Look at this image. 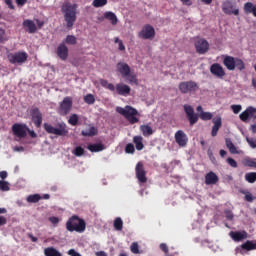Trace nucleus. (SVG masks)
Returning <instances> with one entry per match:
<instances>
[{"instance_id": "774afa93", "label": "nucleus", "mask_w": 256, "mask_h": 256, "mask_svg": "<svg viewBox=\"0 0 256 256\" xmlns=\"http://www.w3.org/2000/svg\"><path fill=\"white\" fill-rule=\"evenodd\" d=\"M96 256H107V253H105L104 251H99L96 252Z\"/></svg>"}, {"instance_id": "39448f33", "label": "nucleus", "mask_w": 256, "mask_h": 256, "mask_svg": "<svg viewBox=\"0 0 256 256\" xmlns=\"http://www.w3.org/2000/svg\"><path fill=\"white\" fill-rule=\"evenodd\" d=\"M28 57L29 55L26 52H16L8 55V59L12 65H23V63L27 61Z\"/></svg>"}, {"instance_id": "338daca9", "label": "nucleus", "mask_w": 256, "mask_h": 256, "mask_svg": "<svg viewBox=\"0 0 256 256\" xmlns=\"http://www.w3.org/2000/svg\"><path fill=\"white\" fill-rule=\"evenodd\" d=\"M106 89H109V91H115V85L109 83Z\"/></svg>"}, {"instance_id": "7c9ffc66", "label": "nucleus", "mask_w": 256, "mask_h": 256, "mask_svg": "<svg viewBox=\"0 0 256 256\" xmlns=\"http://www.w3.org/2000/svg\"><path fill=\"white\" fill-rule=\"evenodd\" d=\"M133 141H134V144H135V147L137 149V151H143V137L141 136H135L133 138Z\"/></svg>"}, {"instance_id": "1a4fd4ad", "label": "nucleus", "mask_w": 256, "mask_h": 256, "mask_svg": "<svg viewBox=\"0 0 256 256\" xmlns=\"http://www.w3.org/2000/svg\"><path fill=\"white\" fill-rule=\"evenodd\" d=\"M184 111L187 115L190 125H195V123L199 121V115L195 114V109H193L191 105L185 104Z\"/></svg>"}, {"instance_id": "20e7f679", "label": "nucleus", "mask_w": 256, "mask_h": 256, "mask_svg": "<svg viewBox=\"0 0 256 256\" xmlns=\"http://www.w3.org/2000/svg\"><path fill=\"white\" fill-rule=\"evenodd\" d=\"M44 129L47 133H50V135H57V137L67 135V125L64 123L59 124L58 127H53L51 124L45 123Z\"/></svg>"}, {"instance_id": "603ef678", "label": "nucleus", "mask_w": 256, "mask_h": 256, "mask_svg": "<svg viewBox=\"0 0 256 256\" xmlns=\"http://www.w3.org/2000/svg\"><path fill=\"white\" fill-rule=\"evenodd\" d=\"M227 163L230 165V167H233L234 169H237V161L233 158H227Z\"/></svg>"}, {"instance_id": "aec40b11", "label": "nucleus", "mask_w": 256, "mask_h": 256, "mask_svg": "<svg viewBox=\"0 0 256 256\" xmlns=\"http://www.w3.org/2000/svg\"><path fill=\"white\" fill-rule=\"evenodd\" d=\"M32 121L36 127H41V124L43 123V114H41L37 108L32 110Z\"/></svg>"}, {"instance_id": "ea45409f", "label": "nucleus", "mask_w": 256, "mask_h": 256, "mask_svg": "<svg viewBox=\"0 0 256 256\" xmlns=\"http://www.w3.org/2000/svg\"><path fill=\"white\" fill-rule=\"evenodd\" d=\"M200 119H202V121H211L213 114L211 112H201Z\"/></svg>"}, {"instance_id": "58836bf2", "label": "nucleus", "mask_w": 256, "mask_h": 256, "mask_svg": "<svg viewBox=\"0 0 256 256\" xmlns=\"http://www.w3.org/2000/svg\"><path fill=\"white\" fill-rule=\"evenodd\" d=\"M64 43H67V45H77V38L74 35H68Z\"/></svg>"}, {"instance_id": "c03bdc74", "label": "nucleus", "mask_w": 256, "mask_h": 256, "mask_svg": "<svg viewBox=\"0 0 256 256\" xmlns=\"http://www.w3.org/2000/svg\"><path fill=\"white\" fill-rule=\"evenodd\" d=\"M85 153V149H83V147L81 146H77L74 151H73V154L76 156V157H82V155Z\"/></svg>"}, {"instance_id": "f257e3e1", "label": "nucleus", "mask_w": 256, "mask_h": 256, "mask_svg": "<svg viewBox=\"0 0 256 256\" xmlns=\"http://www.w3.org/2000/svg\"><path fill=\"white\" fill-rule=\"evenodd\" d=\"M79 8L78 4H73L71 2H64L61 6V11L66 23L67 29H73L75 21H77V9Z\"/></svg>"}, {"instance_id": "7ed1b4c3", "label": "nucleus", "mask_w": 256, "mask_h": 256, "mask_svg": "<svg viewBox=\"0 0 256 256\" xmlns=\"http://www.w3.org/2000/svg\"><path fill=\"white\" fill-rule=\"evenodd\" d=\"M67 231L71 233L76 231L77 233H83L86 229L85 221L77 216H72L66 223Z\"/></svg>"}, {"instance_id": "052dcab7", "label": "nucleus", "mask_w": 256, "mask_h": 256, "mask_svg": "<svg viewBox=\"0 0 256 256\" xmlns=\"http://www.w3.org/2000/svg\"><path fill=\"white\" fill-rule=\"evenodd\" d=\"M5 41V30L0 28V43Z\"/></svg>"}, {"instance_id": "4d7b16f0", "label": "nucleus", "mask_w": 256, "mask_h": 256, "mask_svg": "<svg viewBox=\"0 0 256 256\" xmlns=\"http://www.w3.org/2000/svg\"><path fill=\"white\" fill-rule=\"evenodd\" d=\"M225 215H226V219H228V221H233V212L232 211H225Z\"/></svg>"}, {"instance_id": "dca6fc26", "label": "nucleus", "mask_w": 256, "mask_h": 256, "mask_svg": "<svg viewBox=\"0 0 256 256\" xmlns=\"http://www.w3.org/2000/svg\"><path fill=\"white\" fill-rule=\"evenodd\" d=\"M143 164L138 162L136 165V177L140 183H147V176Z\"/></svg>"}, {"instance_id": "bf43d9fd", "label": "nucleus", "mask_w": 256, "mask_h": 256, "mask_svg": "<svg viewBox=\"0 0 256 256\" xmlns=\"http://www.w3.org/2000/svg\"><path fill=\"white\" fill-rule=\"evenodd\" d=\"M13 151H16L17 153H23V151H25V148L23 146H15L13 148Z\"/></svg>"}, {"instance_id": "72a5a7b5", "label": "nucleus", "mask_w": 256, "mask_h": 256, "mask_svg": "<svg viewBox=\"0 0 256 256\" xmlns=\"http://www.w3.org/2000/svg\"><path fill=\"white\" fill-rule=\"evenodd\" d=\"M242 249H245L246 251H255L256 243L253 241H247L246 243L242 244Z\"/></svg>"}, {"instance_id": "13d9d810", "label": "nucleus", "mask_w": 256, "mask_h": 256, "mask_svg": "<svg viewBox=\"0 0 256 256\" xmlns=\"http://www.w3.org/2000/svg\"><path fill=\"white\" fill-rule=\"evenodd\" d=\"M160 249L164 253H169V248L167 247V244H165V243L160 244Z\"/></svg>"}, {"instance_id": "4be33fe9", "label": "nucleus", "mask_w": 256, "mask_h": 256, "mask_svg": "<svg viewBox=\"0 0 256 256\" xmlns=\"http://www.w3.org/2000/svg\"><path fill=\"white\" fill-rule=\"evenodd\" d=\"M213 127L211 135L212 137H217V133H219V129H221V125H223L221 116H218L212 120Z\"/></svg>"}, {"instance_id": "37998d69", "label": "nucleus", "mask_w": 256, "mask_h": 256, "mask_svg": "<svg viewBox=\"0 0 256 256\" xmlns=\"http://www.w3.org/2000/svg\"><path fill=\"white\" fill-rule=\"evenodd\" d=\"M92 5L96 8L105 7V5H107V0H94Z\"/></svg>"}, {"instance_id": "0e129e2a", "label": "nucleus", "mask_w": 256, "mask_h": 256, "mask_svg": "<svg viewBox=\"0 0 256 256\" xmlns=\"http://www.w3.org/2000/svg\"><path fill=\"white\" fill-rule=\"evenodd\" d=\"M0 179H7V171L0 172Z\"/></svg>"}, {"instance_id": "4c0bfd02", "label": "nucleus", "mask_w": 256, "mask_h": 256, "mask_svg": "<svg viewBox=\"0 0 256 256\" xmlns=\"http://www.w3.org/2000/svg\"><path fill=\"white\" fill-rule=\"evenodd\" d=\"M114 229H116V231H122L123 230V220L121 219V217H117L114 220Z\"/></svg>"}, {"instance_id": "e433bc0d", "label": "nucleus", "mask_w": 256, "mask_h": 256, "mask_svg": "<svg viewBox=\"0 0 256 256\" xmlns=\"http://www.w3.org/2000/svg\"><path fill=\"white\" fill-rule=\"evenodd\" d=\"M245 181L248 183H255L256 181V172H248L245 174Z\"/></svg>"}, {"instance_id": "de8ad7c7", "label": "nucleus", "mask_w": 256, "mask_h": 256, "mask_svg": "<svg viewBox=\"0 0 256 256\" xmlns=\"http://www.w3.org/2000/svg\"><path fill=\"white\" fill-rule=\"evenodd\" d=\"M9 182L0 180V191H9Z\"/></svg>"}, {"instance_id": "09e8293b", "label": "nucleus", "mask_w": 256, "mask_h": 256, "mask_svg": "<svg viewBox=\"0 0 256 256\" xmlns=\"http://www.w3.org/2000/svg\"><path fill=\"white\" fill-rule=\"evenodd\" d=\"M246 141L252 149H256V139L255 138L246 137Z\"/></svg>"}, {"instance_id": "423d86ee", "label": "nucleus", "mask_w": 256, "mask_h": 256, "mask_svg": "<svg viewBox=\"0 0 256 256\" xmlns=\"http://www.w3.org/2000/svg\"><path fill=\"white\" fill-rule=\"evenodd\" d=\"M199 89V85L195 81H186L179 84V91L184 94L195 93Z\"/></svg>"}, {"instance_id": "473e14b6", "label": "nucleus", "mask_w": 256, "mask_h": 256, "mask_svg": "<svg viewBox=\"0 0 256 256\" xmlns=\"http://www.w3.org/2000/svg\"><path fill=\"white\" fill-rule=\"evenodd\" d=\"M82 135L84 137H93V135H97V129L95 127H90L86 130H83Z\"/></svg>"}, {"instance_id": "6e6552de", "label": "nucleus", "mask_w": 256, "mask_h": 256, "mask_svg": "<svg viewBox=\"0 0 256 256\" xmlns=\"http://www.w3.org/2000/svg\"><path fill=\"white\" fill-rule=\"evenodd\" d=\"M222 11L226 15H236V16L239 15V8H237V6H235V4H233L229 0L223 2V4H222Z\"/></svg>"}, {"instance_id": "9b49d317", "label": "nucleus", "mask_w": 256, "mask_h": 256, "mask_svg": "<svg viewBox=\"0 0 256 256\" xmlns=\"http://www.w3.org/2000/svg\"><path fill=\"white\" fill-rule=\"evenodd\" d=\"M138 37L140 39H153L155 37V28L151 25H145L139 32Z\"/></svg>"}, {"instance_id": "c9c22d12", "label": "nucleus", "mask_w": 256, "mask_h": 256, "mask_svg": "<svg viewBox=\"0 0 256 256\" xmlns=\"http://www.w3.org/2000/svg\"><path fill=\"white\" fill-rule=\"evenodd\" d=\"M26 201H27L28 203H39V201H41V195H39V194L29 195V196L26 198Z\"/></svg>"}, {"instance_id": "f704fd0d", "label": "nucleus", "mask_w": 256, "mask_h": 256, "mask_svg": "<svg viewBox=\"0 0 256 256\" xmlns=\"http://www.w3.org/2000/svg\"><path fill=\"white\" fill-rule=\"evenodd\" d=\"M242 164L244 165V167H254L256 169V162L255 160L246 157L243 159Z\"/></svg>"}, {"instance_id": "6e6d98bb", "label": "nucleus", "mask_w": 256, "mask_h": 256, "mask_svg": "<svg viewBox=\"0 0 256 256\" xmlns=\"http://www.w3.org/2000/svg\"><path fill=\"white\" fill-rule=\"evenodd\" d=\"M49 221H50V223H52V225H58L59 224V218H57L55 216L49 217Z\"/></svg>"}, {"instance_id": "f3484780", "label": "nucleus", "mask_w": 256, "mask_h": 256, "mask_svg": "<svg viewBox=\"0 0 256 256\" xmlns=\"http://www.w3.org/2000/svg\"><path fill=\"white\" fill-rule=\"evenodd\" d=\"M175 141L176 143L179 145V147H185L187 145V134H185V132H183V130H178L175 133Z\"/></svg>"}, {"instance_id": "a878e982", "label": "nucleus", "mask_w": 256, "mask_h": 256, "mask_svg": "<svg viewBox=\"0 0 256 256\" xmlns=\"http://www.w3.org/2000/svg\"><path fill=\"white\" fill-rule=\"evenodd\" d=\"M230 237L233 241H243V239H247V232H230Z\"/></svg>"}, {"instance_id": "e2e57ef3", "label": "nucleus", "mask_w": 256, "mask_h": 256, "mask_svg": "<svg viewBox=\"0 0 256 256\" xmlns=\"http://www.w3.org/2000/svg\"><path fill=\"white\" fill-rule=\"evenodd\" d=\"M100 85H102L105 89H107V87L109 85V81H107L105 79H101L100 80Z\"/></svg>"}, {"instance_id": "2f4dec72", "label": "nucleus", "mask_w": 256, "mask_h": 256, "mask_svg": "<svg viewBox=\"0 0 256 256\" xmlns=\"http://www.w3.org/2000/svg\"><path fill=\"white\" fill-rule=\"evenodd\" d=\"M140 131H142L144 137H149L153 133V128L149 125H142L140 126Z\"/></svg>"}, {"instance_id": "f8f14e48", "label": "nucleus", "mask_w": 256, "mask_h": 256, "mask_svg": "<svg viewBox=\"0 0 256 256\" xmlns=\"http://www.w3.org/2000/svg\"><path fill=\"white\" fill-rule=\"evenodd\" d=\"M73 107V99L71 97H65L60 103V115H67Z\"/></svg>"}, {"instance_id": "a18cd8bd", "label": "nucleus", "mask_w": 256, "mask_h": 256, "mask_svg": "<svg viewBox=\"0 0 256 256\" xmlns=\"http://www.w3.org/2000/svg\"><path fill=\"white\" fill-rule=\"evenodd\" d=\"M126 77H128V82L130 83V85H137L139 83L135 74H129Z\"/></svg>"}, {"instance_id": "b1692460", "label": "nucleus", "mask_w": 256, "mask_h": 256, "mask_svg": "<svg viewBox=\"0 0 256 256\" xmlns=\"http://www.w3.org/2000/svg\"><path fill=\"white\" fill-rule=\"evenodd\" d=\"M219 182V177L215 172H209L205 176V183L206 185H216Z\"/></svg>"}, {"instance_id": "c756f323", "label": "nucleus", "mask_w": 256, "mask_h": 256, "mask_svg": "<svg viewBox=\"0 0 256 256\" xmlns=\"http://www.w3.org/2000/svg\"><path fill=\"white\" fill-rule=\"evenodd\" d=\"M89 151H91L92 153H99V151H104L105 150V146L101 143L98 144H90L88 146Z\"/></svg>"}, {"instance_id": "49530a36", "label": "nucleus", "mask_w": 256, "mask_h": 256, "mask_svg": "<svg viewBox=\"0 0 256 256\" xmlns=\"http://www.w3.org/2000/svg\"><path fill=\"white\" fill-rule=\"evenodd\" d=\"M79 121V116H77V114H73L70 116L69 120H68V123H70V125H77Z\"/></svg>"}, {"instance_id": "9d476101", "label": "nucleus", "mask_w": 256, "mask_h": 256, "mask_svg": "<svg viewBox=\"0 0 256 256\" xmlns=\"http://www.w3.org/2000/svg\"><path fill=\"white\" fill-rule=\"evenodd\" d=\"M239 118L241 119V121H243L244 123H247V121H249V119H256V108L249 106L248 108H246L240 115Z\"/></svg>"}, {"instance_id": "2eb2a0df", "label": "nucleus", "mask_w": 256, "mask_h": 256, "mask_svg": "<svg viewBox=\"0 0 256 256\" xmlns=\"http://www.w3.org/2000/svg\"><path fill=\"white\" fill-rule=\"evenodd\" d=\"M116 70L122 77H129V75H131V67L125 62H118L116 65Z\"/></svg>"}, {"instance_id": "c85d7f7f", "label": "nucleus", "mask_w": 256, "mask_h": 256, "mask_svg": "<svg viewBox=\"0 0 256 256\" xmlns=\"http://www.w3.org/2000/svg\"><path fill=\"white\" fill-rule=\"evenodd\" d=\"M244 11L247 14H251L254 15L256 17V5H254L251 2H247L244 4Z\"/></svg>"}, {"instance_id": "79ce46f5", "label": "nucleus", "mask_w": 256, "mask_h": 256, "mask_svg": "<svg viewBox=\"0 0 256 256\" xmlns=\"http://www.w3.org/2000/svg\"><path fill=\"white\" fill-rule=\"evenodd\" d=\"M84 102L87 103V105H93V103H95V96H93V94H87L84 96Z\"/></svg>"}, {"instance_id": "3c124183", "label": "nucleus", "mask_w": 256, "mask_h": 256, "mask_svg": "<svg viewBox=\"0 0 256 256\" xmlns=\"http://www.w3.org/2000/svg\"><path fill=\"white\" fill-rule=\"evenodd\" d=\"M231 109L233 111V113L235 115L241 113V109H243V107L241 105H231Z\"/></svg>"}, {"instance_id": "bb28decb", "label": "nucleus", "mask_w": 256, "mask_h": 256, "mask_svg": "<svg viewBox=\"0 0 256 256\" xmlns=\"http://www.w3.org/2000/svg\"><path fill=\"white\" fill-rule=\"evenodd\" d=\"M226 147L227 149H229L232 155H240L241 153V151L237 150V147H235V144H233V142L229 138L226 139Z\"/></svg>"}, {"instance_id": "f03ea898", "label": "nucleus", "mask_w": 256, "mask_h": 256, "mask_svg": "<svg viewBox=\"0 0 256 256\" xmlns=\"http://www.w3.org/2000/svg\"><path fill=\"white\" fill-rule=\"evenodd\" d=\"M117 113L120 115H123L131 125H134V123H139V118H136L135 115H139V112L137 109L131 107V106H125L123 107H116Z\"/></svg>"}, {"instance_id": "cd10ccee", "label": "nucleus", "mask_w": 256, "mask_h": 256, "mask_svg": "<svg viewBox=\"0 0 256 256\" xmlns=\"http://www.w3.org/2000/svg\"><path fill=\"white\" fill-rule=\"evenodd\" d=\"M45 256H63L59 250L55 249L54 247H47L44 249Z\"/></svg>"}, {"instance_id": "680f3d73", "label": "nucleus", "mask_w": 256, "mask_h": 256, "mask_svg": "<svg viewBox=\"0 0 256 256\" xmlns=\"http://www.w3.org/2000/svg\"><path fill=\"white\" fill-rule=\"evenodd\" d=\"M3 225H7V218L0 216V227H3Z\"/></svg>"}, {"instance_id": "5701e85b", "label": "nucleus", "mask_w": 256, "mask_h": 256, "mask_svg": "<svg viewBox=\"0 0 256 256\" xmlns=\"http://www.w3.org/2000/svg\"><path fill=\"white\" fill-rule=\"evenodd\" d=\"M236 58L233 56H224L223 63L228 71H235Z\"/></svg>"}, {"instance_id": "412c9836", "label": "nucleus", "mask_w": 256, "mask_h": 256, "mask_svg": "<svg viewBox=\"0 0 256 256\" xmlns=\"http://www.w3.org/2000/svg\"><path fill=\"white\" fill-rule=\"evenodd\" d=\"M116 93L118 95H122L123 97H127L129 93H131V87L127 84L119 83L116 85Z\"/></svg>"}, {"instance_id": "393cba45", "label": "nucleus", "mask_w": 256, "mask_h": 256, "mask_svg": "<svg viewBox=\"0 0 256 256\" xmlns=\"http://www.w3.org/2000/svg\"><path fill=\"white\" fill-rule=\"evenodd\" d=\"M104 19H107V21H110L111 25H117V23H119V19L117 18V15L111 11H107L104 13Z\"/></svg>"}, {"instance_id": "4468645a", "label": "nucleus", "mask_w": 256, "mask_h": 256, "mask_svg": "<svg viewBox=\"0 0 256 256\" xmlns=\"http://www.w3.org/2000/svg\"><path fill=\"white\" fill-rule=\"evenodd\" d=\"M210 73L218 79H223L225 77V69L219 63L212 64L210 67Z\"/></svg>"}, {"instance_id": "864d4df0", "label": "nucleus", "mask_w": 256, "mask_h": 256, "mask_svg": "<svg viewBox=\"0 0 256 256\" xmlns=\"http://www.w3.org/2000/svg\"><path fill=\"white\" fill-rule=\"evenodd\" d=\"M245 199L246 201H248L249 203H253V201H255V196H253V194H251L250 192H247L245 194Z\"/></svg>"}, {"instance_id": "0eeeda50", "label": "nucleus", "mask_w": 256, "mask_h": 256, "mask_svg": "<svg viewBox=\"0 0 256 256\" xmlns=\"http://www.w3.org/2000/svg\"><path fill=\"white\" fill-rule=\"evenodd\" d=\"M12 131L15 135V140L19 141L20 139H23V137L27 136V131H29V128H27V125L25 124H14L12 126Z\"/></svg>"}, {"instance_id": "a211bd4d", "label": "nucleus", "mask_w": 256, "mask_h": 256, "mask_svg": "<svg viewBox=\"0 0 256 256\" xmlns=\"http://www.w3.org/2000/svg\"><path fill=\"white\" fill-rule=\"evenodd\" d=\"M23 29L26 31V33H36L37 32V24L33 20L26 19L22 23Z\"/></svg>"}, {"instance_id": "5fc2aeb1", "label": "nucleus", "mask_w": 256, "mask_h": 256, "mask_svg": "<svg viewBox=\"0 0 256 256\" xmlns=\"http://www.w3.org/2000/svg\"><path fill=\"white\" fill-rule=\"evenodd\" d=\"M126 153H135V146L133 144H128L125 148Z\"/></svg>"}, {"instance_id": "a19ab883", "label": "nucleus", "mask_w": 256, "mask_h": 256, "mask_svg": "<svg viewBox=\"0 0 256 256\" xmlns=\"http://www.w3.org/2000/svg\"><path fill=\"white\" fill-rule=\"evenodd\" d=\"M238 68L239 71H243V69H245V62H243V60L236 58L235 60V64H234V69Z\"/></svg>"}, {"instance_id": "8fccbe9b", "label": "nucleus", "mask_w": 256, "mask_h": 256, "mask_svg": "<svg viewBox=\"0 0 256 256\" xmlns=\"http://www.w3.org/2000/svg\"><path fill=\"white\" fill-rule=\"evenodd\" d=\"M130 249L134 253V255H137L139 253V244H137V242L132 243Z\"/></svg>"}, {"instance_id": "ddd939ff", "label": "nucleus", "mask_w": 256, "mask_h": 256, "mask_svg": "<svg viewBox=\"0 0 256 256\" xmlns=\"http://www.w3.org/2000/svg\"><path fill=\"white\" fill-rule=\"evenodd\" d=\"M195 47H196L197 53H199L200 55H205V53L209 51V42H207V40L203 38L198 39L195 42Z\"/></svg>"}, {"instance_id": "6ab92c4d", "label": "nucleus", "mask_w": 256, "mask_h": 256, "mask_svg": "<svg viewBox=\"0 0 256 256\" xmlns=\"http://www.w3.org/2000/svg\"><path fill=\"white\" fill-rule=\"evenodd\" d=\"M56 53L62 61H66L67 57H69V48H67L65 42L57 47Z\"/></svg>"}, {"instance_id": "69168bd1", "label": "nucleus", "mask_w": 256, "mask_h": 256, "mask_svg": "<svg viewBox=\"0 0 256 256\" xmlns=\"http://www.w3.org/2000/svg\"><path fill=\"white\" fill-rule=\"evenodd\" d=\"M180 1H181V3H182L183 5H187V6L192 5L191 0H180Z\"/></svg>"}]
</instances>
